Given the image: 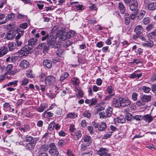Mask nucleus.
<instances>
[{
  "instance_id": "nucleus-1",
  "label": "nucleus",
  "mask_w": 156,
  "mask_h": 156,
  "mask_svg": "<svg viewBox=\"0 0 156 156\" xmlns=\"http://www.w3.org/2000/svg\"><path fill=\"white\" fill-rule=\"evenodd\" d=\"M66 29L62 27L58 31L56 34V37L58 38L61 41H64L66 39H69L74 36L75 34L74 31H71L66 32Z\"/></svg>"
},
{
  "instance_id": "nucleus-2",
  "label": "nucleus",
  "mask_w": 156,
  "mask_h": 156,
  "mask_svg": "<svg viewBox=\"0 0 156 156\" xmlns=\"http://www.w3.org/2000/svg\"><path fill=\"white\" fill-rule=\"evenodd\" d=\"M32 48L30 47L28 45H25L18 52L19 55H21V56L27 55L30 52Z\"/></svg>"
},
{
  "instance_id": "nucleus-3",
  "label": "nucleus",
  "mask_w": 156,
  "mask_h": 156,
  "mask_svg": "<svg viewBox=\"0 0 156 156\" xmlns=\"http://www.w3.org/2000/svg\"><path fill=\"white\" fill-rule=\"evenodd\" d=\"M47 43L49 47L53 48L56 43V39L54 36L52 35H50L47 39Z\"/></svg>"
},
{
  "instance_id": "nucleus-4",
  "label": "nucleus",
  "mask_w": 156,
  "mask_h": 156,
  "mask_svg": "<svg viewBox=\"0 0 156 156\" xmlns=\"http://www.w3.org/2000/svg\"><path fill=\"white\" fill-rule=\"evenodd\" d=\"M46 85H54L56 82L55 77L52 75L48 76L46 77Z\"/></svg>"
},
{
  "instance_id": "nucleus-5",
  "label": "nucleus",
  "mask_w": 156,
  "mask_h": 156,
  "mask_svg": "<svg viewBox=\"0 0 156 156\" xmlns=\"http://www.w3.org/2000/svg\"><path fill=\"white\" fill-rule=\"evenodd\" d=\"M121 97H116L114 98L112 101V105L115 107H121Z\"/></svg>"
},
{
  "instance_id": "nucleus-6",
  "label": "nucleus",
  "mask_w": 156,
  "mask_h": 156,
  "mask_svg": "<svg viewBox=\"0 0 156 156\" xmlns=\"http://www.w3.org/2000/svg\"><path fill=\"white\" fill-rule=\"evenodd\" d=\"M108 150L106 148L101 147L97 151V153L100 156H112L110 153H108Z\"/></svg>"
},
{
  "instance_id": "nucleus-7",
  "label": "nucleus",
  "mask_w": 156,
  "mask_h": 156,
  "mask_svg": "<svg viewBox=\"0 0 156 156\" xmlns=\"http://www.w3.org/2000/svg\"><path fill=\"white\" fill-rule=\"evenodd\" d=\"M138 2L137 0H132L131 4L129 5L130 9L133 11H136L138 8Z\"/></svg>"
},
{
  "instance_id": "nucleus-8",
  "label": "nucleus",
  "mask_w": 156,
  "mask_h": 156,
  "mask_svg": "<svg viewBox=\"0 0 156 156\" xmlns=\"http://www.w3.org/2000/svg\"><path fill=\"white\" fill-rule=\"evenodd\" d=\"M41 90L42 92H44L46 87V81L45 78H41L39 82Z\"/></svg>"
},
{
  "instance_id": "nucleus-9",
  "label": "nucleus",
  "mask_w": 156,
  "mask_h": 156,
  "mask_svg": "<svg viewBox=\"0 0 156 156\" xmlns=\"http://www.w3.org/2000/svg\"><path fill=\"white\" fill-rule=\"evenodd\" d=\"M98 100L95 98H93L91 99H86L85 100V103L87 104H89L90 106L95 105L97 102Z\"/></svg>"
},
{
  "instance_id": "nucleus-10",
  "label": "nucleus",
  "mask_w": 156,
  "mask_h": 156,
  "mask_svg": "<svg viewBox=\"0 0 156 156\" xmlns=\"http://www.w3.org/2000/svg\"><path fill=\"white\" fill-rule=\"evenodd\" d=\"M37 48L39 49H43V51L44 53H46L48 50V47L45 43L40 44L37 46Z\"/></svg>"
},
{
  "instance_id": "nucleus-11",
  "label": "nucleus",
  "mask_w": 156,
  "mask_h": 156,
  "mask_svg": "<svg viewBox=\"0 0 156 156\" xmlns=\"http://www.w3.org/2000/svg\"><path fill=\"white\" fill-rule=\"evenodd\" d=\"M131 101L127 98H124L121 97V107H125L129 105Z\"/></svg>"
},
{
  "instance_id": "nucleus-12",
  "label": "nucleus",
  "mask_w": 156,
  "mask_h": 156,
  "mask_svg": "<svg viewBox=\"0 0 156 156\" xmlns=\"http://www.w3.org/2000/svg\"><path fill=\"white\" fill-rule=\"evenodd\" d=\"M134 31L136 34H138L139 35H142L143 32L144 31V29L141 25H138L134 29Z\"/></svg>"
},
{
  "instance_id": "nucleus-13",
  "label": "nucleus",
  "mask_w": 156,
  "mask_h": 156,
  "mask_svg": "<svg viewBox=\"0 0 156 156\" xmlns=\"http://www.w3.org/2000/svg\"><path fill=\"white\" fill-rule=\"evenodd\" d=\"M83 142L88 144L90 145L92 142V138L88 135H85L82 138Z\"/></svg>"
},
{
  "instance_id": "nucleus-14",
  "label": "nucleus",
  "mask_w": 156,
  "mask_h": 156,
  "mask_svg": "<svg viewBox=\"0 0 156 156\" xmlns=\"http://www.w3.org/2000/svg\"><path fill=\"white\" fill-rule=\"evenodd\" d=\"M14 32L12 30H9L7 33L5 37L8 40L12 39L14 37Z\"/></svg>"
},
{
  "instance_id": "nucleus-15",
  "label": "nucleus",
  "mask_w": 156,
  "mask_h": 156,
  "mask_svg": "<svg viewBox=\"0 0 156 156\" xmlns=\"http://www.w3.org/2000/svg\"><path fill=\"white\" fill-rule=\"evenodd\" d=\"M152 98V96L150 95H143L141 98V101L144 102H146L150 101Z\"/></svg>"
},
{
  "instance_id": "nucleus-16",
  "label": "nucleus",
  "mask_w": 156,
  "mask_h": 156,
  "mask_svg": "<svg viewBox=\"0 0 156 156\" xmlns=\"http://www.w3.org/2000/svg\"><path fill=\"white\" fill-rule=\"evenodd\" d=\"M48 107V105L46 104L43 103L41 104L40 106L37 108L36 110L40 112H42Z\"/></svg>"
},
{
  "instance_id": "nucleus-17",
  "label": "nucleus",
  "mask_w": 156,
  "mask_h": 156,
  "mask_svg": "<svg viewBox=\"0 0 156 156\" xmlns=\"http://www.w3.org/2000/svg\"><path fill=\"white\" fill-rule=\"evenodd\" d=\"M8 51L7 47L2 46L0 48V57H2L5 55Z\"/></svg>"
},
{
  "instance_id": "nucleus-18",
  "label": "nucleus",
  "mask_w": 156,
  "mask_h": 156,
  "mask_svg": "<svg viewBox=\"0 0 156 156\" xmlns=\"http://www.w3.org/2000/svg\"><path fill=\"white\" fill-rule=\"evenodd\" d=\"M52 62L49 59H45L43 61V65L48 69L51 68L52 67Z\"/></svg>"
},
{
  "instance_id": "nucleus-19",
  "label": "nucleus",
  "mask_w": 156,
  "mask_h": 156,
  "mask_svg": "<svg viewBox=\"0 0 156 156\" xmlns=\"http://www.w3.org/2000/svg\"><path fill=\"white\" fill-rule=\"evenodd\" d=\"M20 66L23 68H27L29 66V63L26 60H23L20 62Z\"/></svg>"
},
{
  "instance_id": "nucleus-20",
  "label": "nucleus",
  "mask_w": 156,
  "mask_h": 156,
  "mask_svg": "<svg viewBox=\"0 0 156 156\" xmlns=\"http://www.w3.org/2000/svg\"><path fill=\"white\" fill-rule=\"evenodd\" d=\"M71 135L73 136L74 139L76 140H77L81 137L82 134L81 131L80 130H78L75 133L74 135L72 134Z\"/></svg>"
},
{
  "instance_id": "nucleus-21",
  "label": "nucleus",
  "mask_w": 156,
  "mask_h": 156,
  "mask_svg": "<svg viewBox=\"0 0 156 156\" xmlns=\"http://www.w3.org/2000/svg\"><path fill=\"white\" fill-rule=\"evenodd\" d=\"M143 119L146 122L149 123L152 121L153 119L152 116L149 114H147L143 116Z\"/></svg>"
},
{
  "instance_id": "nucleus-22",
  "label": "nucleus",
  "mask_w": 156,
  "mask_h": 156,
  "mask_svg": "<svg viewBox=\"0 0 156 156\" xmlns=\"http://www.w3.org/2000/svg\"><path fill=\"white\" fill-rule=\"evenodd\" d=\"M106 125L104 122H101L98 126V130L99 131H104L106 128Z\"/></svg>"
},
{
  "instance_id": "nucleus-23",
  "label": "nucleus",
  "mask_w": 156,
  "mask_h": 156,
  "mask_svg": "<svg viewBox=\"0 0 156 156\" xmlns=\"http://www.w3.org/2000/svg\"><path fill=\"white\" fill-rule=\"evenodd\" d=\"M142 45L144 47H151L154 45V42L151 40H149L148 41H145V42L142 43Z\"/></svg>"
},
{
  "instance_id": "nucleus-24",
  "label": "nucleus",
  "mask_w": 156,
  "mask_h": 156,
  "mask_svg": "<svg viewBox=\"0 0 156 156\" xmlns=\"http://www.w3.org/2000/svg\"><path fill=\"white\" fill-rule=\"evenodd\" d=\"M40 34L41 35L44 36L41 38V40L42 41H44L46 40L49 36V34L48 33L44 30L41 31V32Z\"/></svg>"
},
{
  "instance_id": "nucleus-25",
  "label": "nucleus",
  "mask_w": 156,
  "mask_h": 156,
  "mask_svg": "<svg viewBox=\"0 0 156 156\" xmlns=\"http://www.w3.org/2000/svg\"><path fill=\"white\" fill-rule=\"evenodd\" d=\"M48 148V145H43L39 149V152L40 154H43V153H44V152L47 151Z\"/></svg>"
},
{
  "instance_id": "nucleus-26",
  "label": "nucleus",
  "mask_w": 156,
  "mask_h": 156,
  "mask_svg": "<svg viewBox=\"0 0 156 156\" xmlns=\"http://www.w3.org/2000/svg\"><path fill=\"white\" fill-rule=\"evenodd\" d=\"M16 44L14 42H12L9 44L8 48L9 50L10 51H13L16 48Z\"/></svg>"
},
{
  "instance_id": "nucleus-27",
  "label": "nucleus",
  "mask_w": 156,
  "mask_h": 156,
  "mask_svg": "<svg viewBox=\"0 0 156 156\" xmlns=\"http://www.w3.org/2000/svg\"><path fill=\"white\" fill-rule=\"evenodd\" d=\"M119 8L121 14H123L124 13L126 8L122 2H120L119 3Z\"/></svg>"
},
{
  "instance_id": "nucleus-28",
  "label": "nucleus",
  "mask_w": 156,
  "mask_h": 156,
  "mask_svg": "<svg viewBox=\"0 0 156 156\" xmlns=\"http://www.w3.org/2000/svg\"><path fill=\"white\" fill-rule=\"evenodd\" d=\"M69 76V74L67 72H65L62 74L61 75L59 80L61 82H63Z\"/></svg>"
},
{
  "instance_id": "nucleus-29",
  "label": "nucleus",
  "mask_w": 156,
  "mask_h": 156,
  "mask_svg": "<svg viewBox=\"0 0 156 156\" xmlns=\"http://www.w3.org/2000/svg\"><path fill=\"white\" fill-rule=\"evenodd\" d=\"M146 14V12L144 10H141L137 14V18L138 20H140L144 17Z\"/></svg>"
},
{
  "instance_id": "nucleus-30",
  "label": "nucleus",
  "mask_w": 156,
  "mask_h": 156,
  "mask_svg": "<svg viewBox=\"0 0 156 156\" xmlns=\"http://www.w3.org/2000/svg\"><path fill=\"white\" fill-rule=\"evenodd\" d=\"M147 9L149 10H154L156 9V3L152 2L148 4Z\"/></svg>"
},
{
  "instance_id": "nucleus-31",
  "label": "nucleus",
  "mask_w": 156,
  "mask_h": 156,
  "mask_svg": "<svg viewBox=\"0 0 156 156\" xmlns=\"http://www.w3.org/2000/svg\"><path fill=\"white\" fill-rule=\"evenodd\" d=\"M90 145L83 143L81 145L80 150L81 151H84L89 149L88 147Z\"/></svg>"
},
{
  "instance_id": "nucleus-32",
  "label": "nucleus",
  "mask_w": 156,
  "mask_h": 156,
  "mask_svg": "<svg viewBox=\"0 0 156 156\" xmlns=\"http://www.w3.org/2000/svg\"><path fill=\"white\" fill-rule=\"evenodd\" d=\"M113 109L110 107H108L105 113L108 117H110L112 114Z\"/></svg>"
},
{
  "instance_id": "nucleus-33",
  "label": "nucleus",
  "mask_w": 156,
  "mask_h": 156,
  "mask_svg": "<svg viewBox=\"0 0 156 156\" xmlns=\"http://www.w3.org/2000/svg\"><path fill=\"white\" fill-rule=\"evenodd\" d=\"M37 40L35 38H30L28 41L29 46H33L37 42Z\"/></svg>"
},
{
  "instance_id": "nucleus-34",
  "label": "nucleus",
  "mask_w": 156,
  "mask_h": 156,
  "mask_svg": "<svg viewBox=\"0 0 156 156\" xmlns=\"http://www.w3.org/2000/svg\"><path fill=\"white\" fill-rule=\"evenodd\" d=\"M35 143L34 142L28 143L26 146V148L29 150H32L34 147Z\"/></svg>"
},
{
  "instance_id": "nucleus-35",
  "label": "nucleus",
  "mask_w": 156,
  "mask_h": 156,
  "mask_svg": "<svg viewBox=\"0 0 156 156\" xmlns=\"http://www.w3.org/2000/svg\"><path fill=\"white\" fill-rule=\"evenodd\" d=\"M77 116V114H75L74 112H69L67 114L66 118H70V119H74Z\"/></svg>"
},
{
  "instance_id": "nucleus-36",
  "label": "nucleus",
  "mask_w": 156,
  "mask_h": 156,
  "mask_svg": "<svg viewBox=\"0 0 156 156\" xmlns=\"http://www.w3.org/2000/svg\"><path fill=\"white\" fill-rule=\"evenodd\" d=\"M30 129V126L28 125L24 126H22L19 128L20 130H22L24 132L29 131Z\"/></svg>"
},
{
  "instance_id": "nucleus-37",
  "label": "nucleus",
  "mask_w": 156,
  "mask_h": 156,
  "mask_svg": "<svg viewBox=\"0 0 156 156\" xmlns=\"http://www.w3.org/2000/svg\"><path fill=\"white\" fill-rule=\"evenodd\" d=\"M49 152L51 156H57L59 154L57 150H49Z\"/></svg>"
},
{
  "instance_id": "nucleus-38",
  "label": "nucleus",
  "mask_w": 156,
  "mask_h": 156,
  "mask_svg": "<svg viewBox=\"0 0 156 156\" xmlns=\"http://www.w3.org/2000/svg\"><path fill=\"white\" fill-rule=\"evenodd\" d=\"M77 93L76 94V96L79 98H82L83 97V91L80 89H77Z\"/></svg>"
},
{
  "instance_id": "nucleus-39",
  "label": "nucleus",
  "mask_w": 156,
  "mask_h": 156,
  "mask_svg": "<svg viewBox=\"0 0 156 156\" xmlns=\"http://www.w3.org/2000/svg\"><path fill=\"white\" fill-rule=\"evenodd\" d=\"M15 18V15L13 13H11L8 14L5 17L6 20H13Z\"/></svg>"
},
{
  "instance_id": "nucleus-40",
  "label": "nucleus",
  "mask_w": 156,
  "mask_h": 156,
  "mask_svg": "<svg viewBox=\"0 0 156 156\" xmlns=\"http://www.w3.org/2000/svg\"><path fill=\"white\" fill-rule=\"evenodd\" d=\"M115 121L118 123H124L125 122V119L124 118H120L119 117H117L116 118L114 119Z\"/></svg>"
},
{
  "instance_id": "nucleus-41",
  "label": "nucleus",
  "mask_w": 156,
  "mask_h": 156,
  "mask_svg": "<svg viewBox=\"0 0 156 156\" xmlns=\"http://www.w3.org/2000/svg\"><path fill=\"white\" fill-rule=\"evenodd\" d=\"M18 82V80H14L12 82H9L7 84V85H8V86H11V87H16L17 85Z\"/></svg>"
},
{
  "instance_id": "nucleus-42",
  "label": "nucleus",
  "mask_w": 156,
  "mask_h": 156,
  "mask_svg": "<svg viewBox=\"0 0 156 156\" xmlns=\"http://www.w3.org/2000/svg\"><path fill=\"white\" fill-rule=\"evenodd\" d=\"M56 54L57 56L61 57L64 54V51L61 48H58L56 52Z\"/></svg>"
},
{
  "instance_id": "nucleus-43",
  "label": "nucleus",
  "mask_w": 156,
  "mask_h": 156,
  "mask_svg": "<svg viewBox=\"0 0 156 156\" xmlns=\"http://www.w3.org/2000/svg\"><path fill=\"white\" fill-rule=\"evenodd\" d=\"M112 132L111 131H109L107 132L104 135L102 138L104 139H106L112 136Z\"/></svg>"
},
{
  "instance_id": "nucleus-44",
  "label": "nucleus",
  "mask_w": 156,
  "mask_h": 156,
  "mask_svg": "<svg viewBox=\"0 0 156 156\" xmlns=\"http://www.w3.org/2000/svg\"><path fill=\"white\" fill-rule=\"evenodd\" d=\"M13 68V66L12 64H9L7 66L6 68V70L7 73H9L10 75H11V72H12L11 71Z\"/></svg>"
},
{
  "instance_id": "nucleus-45",
  "label": "nucleus",
  "mask_w": 156,
  "mask_h": 156,
  "mask_svg": "<svg viewBox=\"0 0 156 156\" xmlns=\"http://www.w3.org/2000/svg\"><path fill=\"white\" fill-rule=\"evenodd\" d=\"M55 125V122H54L53 121L51 122L48 126V130L50 131H52L54 129V126Z\"/></svg>"
},
{
  "instance_id": "nucleus-46",
  "label": "nucleus",
  "mask_w": 156,
  "mask_h": 156,
  "mask_svg": "<svg viewBox=\"0 0 156 156\" xmlns=\"http://www.w3.org/2000/svg\"><path fill=\"white\" fill-rule=\"evenodd\" d=\"M133 115L130 113H127L125 115V117L128 121H130L132 119Z\"/></svg>"
},
{
  "instance_id": "nucleus-47",
  "label": "nucleus",
  "mask_w": 156,
  "mask_h": 156,
  "mask_svg": "<svg viewBox=\"0 0 156 156\" xmlns=\"http://www.w3.org/2000/svg\"><path fill=\"white\" fill-rule=\"evenodd\" d=\"M24 32V30L20 31L18 32V34L16 37V40H19L20 37L22 36Z\"/></svg>"
},
{
  "instance_id": "nucleus-48",
  "label": "nucleus",
  "mask_w": 156,
  "mask_h": 156,
  "mask_svg": "<svg viewBox=\"0 0 156 156\" xmlns=\"http://www.w3.org/2000/svg\"><path fill=\"white\" fill-rule=\"evenodd\" d=\"M27 17V16L23 14H22L21 13H18L17 14V18L19 19H23L24 18H26Z\"/></svg>"
},
{
  "instance_id": "nucleus-49",
  "label": "nucleus",
  "mask_w": 156,
  "mask_h": 156,
  "mask_svg": "<svg viewBox=\"0 0 156 156\" xmlns=\"http://www.w3.org/2000/svg\"><path fill=\"white\" fill-rule=\"evenodd\" d=\"M107 90L108 93L109 94H113V89L112 86H108L107 88Z\"/></svg>"
},
{
  "instance_id": "nucleus-50",
  "label": "nucleus",
  "mask_w": 156,
  "mask_h": 156,
  "mask_svg": "<svg viewBox=\"0 0 156 156\" xmlns=\"http://www.w3.org/2000/svg\"><path fill=\"white\" fill-rule=\"evenodd\" d=\"M150 19L148 17H145L143 20V22L144 24L147 25L149 23Z\"/></svg>"
},
{
  "instance_id": "nucleus-51",
  "label": "nucleus",
  "mask_w": 156,
  "mask_h": 156,
  "mask_svg": "<svg viewBox=\"0 0 156 156\" xmlns=\"http://www.w3.org/2000/svg\"><path fill=\"white\" fill-rule=\"evenodd\" d=\"M90 6H89V8L90 10H94L97 11L98 9V8L97 7L93 4L90 3Z\"/></svg>"
},
{
  "instance_id": "nucleus-52",
  "label": "nucleus",
  "mask_w": 156,
  "mask_h": 156,
  "mask_svg": "<svg viewBox=\"0 0 156 156\" xmlns=\"http://www.w3.org/2000/svg\"><path fill=\"white\" fill-rule=\"evenodd\" d=\"M100 116V118H106L107 117V115L106 114L105 112L104 111L100 112L99 113Z\"/></svg>"
},
{
  "instance_id": "nucleus-53",
  "label": "nucleus",
  "mask_w": 156,
  "mask_h": 156,
  "mask_svg": "<svg viewBox=\"0 0 156 156\" xmlns=\"http://www.w3.org/2000/svg\"><path fill=\"white\" fill-rule=\"evenodd\" d=\"M143 118V116L140 115H136L133 116V119L137 121H140Z\"/></svg>"
},
{
  "instance_id": "nucleus-54",
  "label": "nucleus",
  "mask_w": 156,
  "mask_h": 156,
  "mask_svg": "<svg viewBox=\"0 0 156 156\" xmlns=\"http://www.w3.org/2000/svg\"><path fill=\"white\" fill-rule=\"evenodd\" d=\"M91 114L89 112L86 111L83 113V115L85 117L89 118L90 117Z\"/></svg>"
},
{
  "instance_id": "nucleus-55",
  "label": "nucleus",
  "mask_w": 156,
  "mask_h": 156,
  "mask_svg": "<svg viewBox=\"0 0 156 156\" xmlns=\"http://www.w3.org/2000/svg\"><path fill=\"white\" fill-rule=\"evenodd\" d=\"M142 89L146 93H148L151 89L150 87H146L145 86H143L142 87Z\"/></svg>"
},
{
  "instance_id": "nucleus-56",
  "label": "nucleus",
  "mask_w": 156,
  "mask_h": 156,
  "mask_svg": "<svg viewBox=\"0 0 156 156\" xmlns=\"http://www.w3.org/2000/svg\"><path fill=\"white\" fill-rule=\"evenodd\" d=\"M28 26V24L27 23H22L19 26V27L20 28H22L23 29H26L27 28Z\"/></svg>"
},
{
  "instance_id": "nucleus-57",
  "label": "nucleus",
  "mask_w": 156,
  "mask_h": 156,
  "mask_svg": "<svg viewBox=\"0 0 156 156\" xmlns=\"http://www.w3.org/2000/svg\"><path fill=\"white\" fill-rule=\"evenodd\" d=\"M73 43L69 41H67L65 42V43L64 44V47L65 48H67L70 46Z\"/></svg>"
},
{
  "instance_id": "nucleus-58",
  "label": "nucleus",
  "mask_w": 156,
  "mask_h": 156,
  "mask_svg": "<svg viewBox=\"0 0 156 156\" xmlns=\"http://www.w3.org/2000/svg\"><path fill=\"white\" fill-rule=\"evenodd\" d=\"M22 85H26L29 83V81L27 78H25L23 79L22 81Z\"/></svg>"
},
{
  "instance_id": "nucleus-59",
  "label": "nucleus",
  "mask_w": 156,
  "mask_h": 156,
  "mask_svg": "<svg viewBox=\"0 0 156 156\" xmlns=\"http://www.w3.org/2000/svg\"><path fill=\"white\" fill-rule=\"evenodd\" d=\"M76 130L75 126L73 124H71L69 126V130L71 132H73Z\"/></svg>"
},
{
  "instance_id": "nucleus-60",
  "label": "nucleus",
  "mask_w": 156,
  "mask_h": 156,
  "mask_svg": "<svg viewBox=\"0 0 156 156\" xmlns=\"http://www.w3.org/2000/svg\"><path fill=\"white\" fill-rule=\"evenodd\" d=\"M25 141L26 142H30L33 139V138L31 136L25 137L24 138Z\"/></svg>"
},
{
  "instance_id": "nucleus-61",
  "label": "nucleus",
  "mask_w": 156,
  "mask_h": 156,
  "mask_svg": "<svg viewBox=\"0 0 156 156\" xmlns=\"http://www.w3.org/2000/svg\"><path fill=\"white\" fill-rule=\"evenodd\" d=\"M50 149L49 150H57V148L54 143H51L50 144Z\"/></svg>"
},
{
  "instance_id": "nucleus-62",
  "label": "nucleus",
  "mask_w": 156,
  "mask_h": 156,
  "mask_svg": "<svg viewBox=\"0 0 156 156\" xmlns=\"http://www.w3.org/2000/svg\"><path fill=\"white\" fill-rule=\"evenodd\" d=\"M78 79L73 77L72 79V81L73 82V83L74 84L78 85L79 84V82H78Z\"/></svg>"
},
{
  "instance_id": "nucleus-63",
  "label": "nucleus",
  "mask_w": 156,
  "mask_h": 156,
  "mask_svg": "<svg viewBox=\"0 0 156 156\" xmlns=\"http://www.w3.org/2000/svg\"><path fill=\"white\" fill-rule=\"evenodd\" d=\"M104 45V42L102 41H100L97 43L96 46L97 47L101 48Z\"/></svg>"
},
{
  "instance_id": "nucleus-64",
  "label": "nucleus",
  "mask_w": 156,
  "mask_h": 156,
  "mask_svg": "<svg viewBox=\"0 0 156 156\" xmlns=\"http://www.w3.org/2000/svg\"><path fill=\"white\" fill-rule=\"evenodd\" d=\"M88 129L90 134H92L93 133V127L92 126H88Z\"/></svg>"
}]
</instances>
